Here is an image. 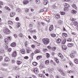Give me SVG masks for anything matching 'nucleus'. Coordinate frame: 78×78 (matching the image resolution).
Listing matches in <instances>:
<instances>
[{"mask_svg": "<svg viewBox=\"0 0 78 78\" xmlns=\"http://www.w3.org/2000/svg\"><path fill=\"white\" fill-rule=\"evenodd\" d=\"M42 42L44 45H48L50 43V40L48 38H43Z\"/></svg>", "mask_w": 78, "mask_h": 78, "instance_id": "nucleus-1", "label": "nucleus"}, {"mask_svg": "<svg viewBox=\"0 0 78 78\" xmlns=\"http://www.w3.org/2000/svg\"><path fill=\"white\" fill-rule=\"evenodd\" d=\"M3 32L5 34H9L11 33V31L8 29H4L3 30Z\"/></svg>", "mask_w": 78, "mask_h": 78, "instance_id": "nucleus-2", "label": "nucleus"}, {"mask_svg": "<svg viewBox=\"0 0 78 78\" xmlns=\"http://www.w3.org/2000/svg\"><path fill=\"white\" fill-rule=\"evenodd\" d=\"M33 71L35 74H37V73H39V70L37 68H34Z\"/></svg>", "mask_w": 78, "mask_h": 78, "instance_id": "nucleus-3", "label": "nucleus"}, {"mask_svg": "<svg viewBox=\"0 0 78 78\" xmlns=\"http://www.w3.org/2000/svg\"><path fill=\"white\" fill-rule=\"evenodd\" d=\"M16 15V13L15 12H11L10 13V17H14L15 15Z\"/></svg>", "mask_w": 78, "mask_h": 78, "instance_id": "nucleus-4", "label": "nucleus"}, {"mask_svg": "<svg viewBox=\"0 0 78 78\" xmlns=\"http://www.w3.org/2000/svg\"><path fill=\"white\" fill-rule=\"evenodd\" d=\"M25 52H26V51L24 49H22L20 50V53H21L22 54H24L25 53Z\"/></svg>", "mask_w": 78, "mask_h": 78, "instance_id": "nucleus-5", "label": "nucleus"}, {"mask_svg": "<svg viewBox=\"0 0 78 78\" xmlns=\"http://www.w3.org/2000/svg\"><path fill=\"white\" fill-rule=\"evenodd\" d=\"M23 2L24 5H27V4L29 3V1L28 0H24Z\"/></svg>", "mask_w": 78, "mask_h": 78, "instance_id": "nucleus-6", "label": "nucleus"}, {"mask_svg": "<svg viewBox=\"0 0 78 78\" xmlns=\"http://www.w3.org/2000/svg\"><path fill=\"white\" fill-rule=\"evenodd\" d=\"M58 3H56L53 5L52 6V7L53 8L55 9V7H58Z\"/></svg>", "mask_w": 78, "mask_h": 78, "instance_id": "nucleus-7", "label": "nucleus"}, {"mask_svg": "<svg viewBox=\"0 0 78 78\" xmlns=\"http://www.w3.org/2000/svg\"><path fill=\"white\" fill-rule=\"evenodd\" d=\"M53 29V25H51L49 27V30L50 31H51Z\"/></svg>", "mask_w": 78, "mask_h": 78, "instance_id": "nucleus-8", "label": "nucleus"}, {"mask_svg": "<svg viewBox=\"0 0 78 78\" xmlns=\"http://www.w3.org/2000/svg\"><path fill=\"white\" fill-rule=\"evenodd\" d=\"M10 61V59L9 58L6 57L5 58V59L4 60L5 62H8Z\"/></svg>", "mask_w": 78, "mask_h": 78, "instance_id": "nucleus-9", "label": "nucleus"}, {"mask_svg": "<svg viewBox=\"0 0 78 78\" xmlns=\"http://www.w3.org/2000/svg\"><path fill=\"white\" fill-rule=\"evenodd\" d=\"M64 6L66 8H69L70 7V5L67 3H64Z\"/></svg>", "mask_w": 78, "mask_h": 78, "instance_id": "nucleus-10", "label": "nucleus"}, {"mask_svg": "<svg viewBox=\"0 0 78 78\" xmlns=\"http://www.w3.org/2000/svg\"><path fill=\"white\" fill-rule=\"evenodd\" d=\"M17 56V53H16V51H14L13 52V54H12V56L13 57H16Z\"/></svg>", "mask_w": 78, "mask_h": 78, "instance_id": "nucleus-11", "label": "nucleus"}, {"mask_svg": "<svg viewBox=\"0 0 78 78\" xmlns=\"http://www.w3.org/2000/svg\"><path fill=\"white\" fill-rule=\"evenodd\" d=\"M73 25L75 27H78V22L76 21H74L73 22Z\"/></svg>", "mask_w": 78, "mask_h": 78, "instance_id": "nucleus-12", "label": "nucleus"}, {"mask_svg": "<svg viewBox=\"0 0 78 78\" xmlns=\"http://www.w3.org/2000/svg\"><path fill=\"white\" fill-rule=\"evenodd\" d=\"M61 40L60 38H58L57 39L56 41V42L57 44H59L61 43Z\"/></svg>", "mask_w": 78, "mask_h": 78, "instance_id": "nucleus-13", "label": "nucleus"}, {"mask_svg": "<svg viewBox=\"0 0 78 78\" xmlns=\"http://www.w3.org/2000/svg\"><path fill=\"white\" fill-rule=\"evenodd\" d=\"M58 56H59V57H60V58H61L62 59H63V58H64V56H63L60 53L58 54Z\"/></svg>", "mask_w": 78, "mask_h": 78, "instance_id": "nucleus-14", "label": "nucleus"}, {"mask_svg": "<svg viewBox=\"0 0 78 78\" xmlns=\"http://www.w3.org/2000/svg\"><path fill=\"white\" fill-rule=\"evenodd\" d=\"M48 3V0H44V5H46Z\"/></svg>", "mask_w": 78, "mask_h": 78, "instance_id": "nucleus-15", "label": "nucleus"}, {"mask_svg": "<svg viewBox=\"0 0 78 78\" xmlns=\"http://www.w3.org/2000/svg\"><path fill=\"white\" fill-rule=\"evenodd\" d=\"M77 12L75 10H72L71 11V13L72 14H76Z\"/></svg>", "mask_w": 78, "mask_h": 78, "instance_id": "nucleus-16", "label": "nucleus"}, {"mask_svg": "<svg viewBox=\"0 0 78 78\" xmlns=\"http://www.w3.org/2000/svg\"><path fill=\"white\" fill-rule=\"evenodd\" d=\"M73 43H68V46L69 47H73Z\"/></svg>", "mask_w": 78, "mask_h": 78, "instance_id": "nucleus-17", "label": "nucleus"}, {"mask_svg": "<svg viewBox=\"0 0 78 78\" xmlns=\"http://www.w3.org/2000/svg\"><path fill=\"white\" fill-rule=\"evenodd\" d=\"M32 51V50L31 49H27V53H29Z\"/></svg>", "mask_w": 78, "mask_h": 78, "instance_id": "nucleus-18", "label": "nucleus"}, {"mask_svg": "<svg viewBox=\"0 0 78 78\" xmlns=\"http://www.w3.org/2000/svg\"><path fill=\"white\" fill-rule=\"evenodd\" d=\"M62 35L63 37H67L68 36V35H67V34L66 33H63Z\"/></svg>", "mask_w": 78, "mask_h": 78, "instance_id": "nucleus-19", "label": "nucleus"}, {"mask_svg": "<svg viewBox=\"0 0 78 78\" xmlns=\"http://www.w3.org/2000/svg\"><path fill=\"white\" fill-rule=\"evenodd\" d=\"M55 19H59L60 18V15H59V14H57V15H56L55 16Z\"/></svg>", "mask_w": 78, "mask_h": 78, "instance_id": "nucleus-20", "label": "nucleus"}, {"mask_svg": "<svg viewBox=\"0 0 78 78\" xmlns=\"http://www.w3.org/2000/svg\"><path fill=\"white\" fill-rule=\"evenodd\" d=\"M39 67L40 69H44V65L41 64L39 66Z\"/></svg>", "mask_w": 78, "mask_h": 78, "instance_id": "nucleus-21", "label": "nucleus"}, {"mask_svg": "<svg viewBox=\"0 0 78 78\" xmlns=\"http://www.w3.org/2000/svg\"><path fill=\"white\" fill-rule=\"evenodd\" d=\"M40 51H40V50L39 49H36L35 50V52H34V53L36 54V53H38L39 52H40Z\"/></svg>", "mask_w": 78, "mask_h": 78, "instance_id": "nucleus-22", "label": "nucleus"}, {"mask_svg": "<svg viewBox=\"0 0 78 78\" xmlns=\"http://www.w3.org/2000/svg\"><path fill=\"white\" fill-rule=\"evenodd\" d=\"M58 71L60 73H62V72L63 71V70L61 69V68H58Z\"/></svg>", "mask_w": 78, "mask_h": 78, "instance_id": "nucleus-23", "label": "nucleus"}, {"mask_svg": "<svg viewBox=\"0 0 78 78\" xmlns=\"http://www.w3.org/2000/svg\"><path fill=\"white\" fill-rule=\"evenodd\" d=\"M16 43L15 42H13L11 44V47H16Z\"/></svg>", "mask_w": 78, "mask_h": 78, "instance_id": "nucleus-24", "label": "nucleus"}, {"mask_svg": "<svg viewBox=\"0 0 78 78\" xmlns=\"http://www.w3.org/2000/svg\"><path fill=\"white\" fill-rule=\"evenodd\" d=\"M61 74L62 75V76H66V73L64 72L63 71H62V73H61Z\"/></svg>", "mask_w": 78, "mask_h": 78, "instance_id": "nucleus-25", "label": "nucleus"}, {"mask_svg": "<svg viewBox=\"0 0 78 78\" xmlns=\"http://www.w3.org/2000/svg\"><path fill=\"white\" fill-rule=\"evenodd\" d=\"M42 58V55H38L37 57V59L39 60L41 59V58Z\"/></svg>", "mask_w": 78, "mask_h": 78, "instance_id": "nucleus-26", "label": "nucleus"}, {"mask_svg": "<svg viewBox=\"0 0 78 78\" xmlns=\"http://www.w3.org/2000/svg\"><path fill=\"white\" fill-rule=\"evenodd\" d=\"M66 40L64 39L63 41H62V42L61 43L62 44H65L66 43Z\"/></svg>", "mask_w": 78, "mask_h": 78, "instance_id": "nucleus-27", "label": "nucleus"}, {"mask_svg": "<svg viewBox=\"0 0 78 78\" xmlns=\"http://www.w3.org/2000/svg\"><path fill=\"white\" fill-rule=\"evenodd\" d=\"M72 6L73 8H75L76 9H77V7L76 6V5L73 4L72 5Z\"/></svg>", "mask_w": 78, "mask_h": 78, "instance_id": "nucleus-28", "label": "nucleus"}, {"mask_svg": "<svg viewBox=\"0 0 78 78\" xmlns=\"http://www.w3.org/2000/svg\"><path fill=\"white\" fill-rule=\"evenodd\" d=\"M67 72L68 73L70 74V73H73V72H74V71H73L72 70H71L70 71L68 70L67 71Z\"/></svg>", "mask_w": 78, "mask_h": 78, "instance_id": "nucleus-29", "label": "nucleus"}, {"mask_svg": "<svg viewBox=\"0 0 78 78\" xmlns=\"http://www.w3.org/2000/svg\"><path fill=\"white\" fill-rule=\"evenodd\" d=\"M62 48L64 50H66L67 49V46L65 45H63L62 46Z\"/></svg>", "mask_w": 78, "mask_h": 78, "instance_id": "nucleus-30", "label": "nucleus"}, {"mask_svg": "<svg viewBox=\"0 0 78 78\" xmlns=\"http://www.w3.org/2000/svg\"><path fill=\"white\" fill-rule=\"evenodd\" d=\"M4 41L5 44H8V39L5 38Z\"/></svg>", "mask_w": 78, "mask_h": 78, "instance_id": "nucleus-31", "label": "nucleus"}, {"mask_svg": "<svg viewBox=\"0 0 78 78\" xmlns=\"http://www.w3.org/2000/svg\"><path fill=\"white\" fill-rule=\"evenodd\" d=\"M32 64L33 66H36L37 65V63L36 62H34L32 63Z\"/></svg>", "mask_w": 78, "mask_h": 78, "instance_id": "nucleus-32", "label": "nucleus"}, {"mask_svg": "<svg viewBox=\"0 0 78 78\" xmlns=\"http://www.w3.org/2000/svg\"><path fill=\"white\" fill-rule=\"evenodd\" d=\"M39 76H40L41 78H42V77H44V78H45V76H44V74H40L39 75Z\"/></svg>", "mask_w": 78, "mask_h": 78, "instance_id": "nucleus-33", "label": "nucleus"}, {"mask_svg": "<svg viewBox=\"0 0 78 78\" xmlns=\"http://www.w3.org/2000/svg\"><path fill=\"white\" fill-rule=\"evenodd\" d=\"M49 63H50V62L48 60H47L45 61V64H49Z\"/></svg>", "mask_w": 78, "mask_h": 78, "instance_id": "nucleus-34", "label": "nucleus"}, {"mask_svg": "<svg viewBox=\"0 0 78 78\" xmlns=\"http://www.w3.org/2000/svg\"><path fill=\"white\" fill-rule=\"evenodd\" d=\"M5 9H7V10H8V11H10L11 10V9H10V8L7 6H5Z\"/></svg>", "mask_w": 78, "mask_h": 78, "instance_id": "nucleus-35", "label": "nucleus"}, {"mask_svg": "<svg viewBox=\"0 0 78 78\" xmlns=\"http://www.w3.org/2000/svg\"><path fill=\"white\" fill-rule=\"evenodd\" d=\"M8 24H10V25H12L13 24V23L11 21H9Z\"/></svg>", "mask_w": 78, "mask_h": 78, "instance_id": "nucleus-36", "label": "nucleus"}, {"mask_svg": "<svg viewBox=\"0 0 78 78\" xmlns=\"http://www.w3.org/2000/svg\"><path fill=\"white\" fill-rule=\"evenodd\" d=\"M17 64L18 65H20L22 64V62L20 61H18L17 62Z\"/></svg>", "mask_w": 78, "mask_h": 78, "instance_id": "nucleus-37", "label": "nucleus"}, {"mask_svg": "<svg viewBox=\"0 0 78 78\" xmlns=\"http://www.w3.org/2000/svg\"><path fill=\"white\" fill-rule=\"evenodd\" d=\"M19 36L20 37H23V34L22 33H20L19 34Z\"/></svg>", "mask_w": 78, "mask_h": 78, "instance_id": "nucleus-38", "label": "nucleus"}, {"mask_svg": "<svg viewBox=\"0 0 78 78\" xmlns=\"http://www.w3.org/2000/svg\"><path fill=\"white\" fill-rule=\"evenodd\" d=\"M60 13L61 15H64L66 14V13L64 12H61Z\"/></svg>", "mask_w": 78, "mask_h": 78, "instance_id": "nucleus-39", "label": "nucleus"}, {"mask_svg": "<svg viewBox=\"0 0 78 78\" xmlns=\"http://www.w3.org/2000/svg\"><path fill=\"white\" fill-rule=\"evenodd\" d=\"M74 62L76 64H78V59H76L74 61Z\"/></svg>", "mask_w": 78, "mask_h": 78, "instance_id": "nucleus-40", "label": "nucleus"}, {"mask_svg": "<svg viewBox=\"0 0 78 78\" xmlns=\"http://www.w3.org/2000/svg\"><path fill=\"white\" fill-rule=\"evenodd\" d=\"M70 56L71 58H73V57H75V55H74V54H71L70 55Z\"/></svg>", "mask_w": 78, "mask_h": 78, "instance_id": "nucleus-41", "label": "nucleus"}, {"mask_svg": "<svg viewBox=\"0 0 78 78\" xmlns=\"http://www.w3.org/2000/svg\"><path fill=\"white\" fill-rule=\"evenodd\" d=\"M36 2L37 4H39L40 3V0H36Z\"/></svg>", "mask_w": 78, "mask_h": 78, "instance_id": "nucleus-42", "label": "nucleus"}, {"mask_svg": "<svg viewBox=\"0 0 78 78\" xmlns=\"http://www.w3.org/2000/svg\"><path fill=\"white\" fill-rule=\"evenodd\" d=\"M55 61H56V62L57 63V64H59V60H58V59L55 58Z\"/></svg>", "mask_w": 78, "mask_h": 78, "instance_id": "nucleus-43", "label": "nucleus"}, {"mask_svg": "<svg viewBox=\"0 0 78 78\" xmlns=\"http://www.w3.org/2000/svg\"><path fill=\"white\" fill-rule=\"evenodd\" d=\"M25 47H27L28 45V41H26L25 43Z\"/></svg>", "mask_w": 78, "mask_h": 78, "instance_id": "nucleus-44", "label": "nucleus"}, {"mask_svg": "<svg viewBox=\"0 0 78 78\" xmlns=\"http://www.w3.org/2000/svg\"><path fill=\"white\" fill-rule=\"evenodd\" d=\"M51 49H52L53 51H55V50H56V48L55 47H54L52 48Z\"/></svg>", "mask_w": 78, "mask_h": 78, "instance_id": "nucleus-45", "label": "nucleus"}, {"mask_svg": "<svg viewBox=\"0 0 78 78\" xmlns=\"http://www.w3.org/2000/svg\"><path fill=\"white\" fill-rule=\"evenodd\" d=\"M45 20L47 22H50V19L48 18L45 19Z\"/></svg>", "mask_w": 78, "mask_h": 78, "instance_id": "nucleus-46", "label": "nucleus"}, {"mask_svg": "<svg viewBox=\"0 0 78 78\" xmlns=\"http://www.w3.org/2000/svg\"><path fill=\"white\" fill-rule=\"evenodd\" d=\"M44 11L45 12H47V8H44L43 9Z\"/></svg>", "mask_w": 78, "mask_h": 78, "instance_id": "nucleus-47", "label": "nucleus"}, {"mask_svg": "<svg viewBox=\"0 0 78 78\" xmlns=\"http://www.w3.org/2000/svg\"><path fill=\"white\" fill-rule=\"evenodd\" d=\"M46 56L47 58H49L50 57V54L48 53H46Z\"/></svg>", "mask_w": 78, "mask_h": 78, "instance_id": "nucleus-48", "label": "nucleus"}, {"mask_svg": "<svg viewBox=\"0 0 78 78\" xmlns=\"http://www.w3.org/2000/svg\"><path fill=\"white\" fill-rule=\"evenodd\" d=\"M0 52V53H4V52H5V51H4V50L3 49H2L1 50Z\"/></svg>", "mask_w": 78, "mask_h": 78, "instance_id": "nucleus-49", "label": "nucleus"}, {"mask_svg": "<svg viewBox=\"0 0 78 78\" xmlns=\"http://www.w3.org/2000/svg\"><path fill=\"white\" fill-rule=\"evenodd\" d=\"M68 42H71L72 41V39L71 38H69L67 40Z\"/></svg>", "mask_w": 78, "mask_h": 78, "instance_id": "nucleus-50", "label": "nucleus"}, {"mask_svg": "<svg viewBox=\"0 0 78 78\" xmlns=\"http://www.w3.org/2000/svg\"><path fill=\"white\" fill-rule=\"evenodd\" d=\"M51 36L52 37H56V34H51Z\"/></svg>", "mask_w": 78, "mask_h": 78, "instance_id": "nucleus-51", "label": "nucleus"}, {"mask_svg": "<svg viewBox=\"0 0 78 78\" xmlns=\"http://www.w3.org/2000/svg\"><path fill=\"white\" fill-rule=\"evenodd\" d=\"M51 62H53L54 66H56V63L53 62V61L52 60H51Z\"/></svg>", "mask_w": 78, "mask_h": 78, "instance_id": "nucleus-52", "label": "nucleus"}, {"mask_svg": "<svg viewBox=\"0 0 78 78\" xmlns=\"http://www.w3.org/2000/svg\"><path fill=\"white\" fill-rule=\"evenodd\" d=\"M25 11L26 12H28V11H29V9H25Z\"/></svg>", "mask_w": 78, "mask_h": 78, "instance_id": "nucleus-53", "label": "nucleus"}, {"mask_svg": "<svg viewBox=\"0 0 78 78\" xmlns=\"http://www.w3.org/2000/svg\"><path fill=\"white\" fill-rule=\"evenodd\" d=\"M48 49H49V50H51V46H48Z\"/></svg>", "mask_w": 78, "mask_h": 78, "instance_id": "nucleus-54", "label": "nucleus"}, {"mask_svg": "<svg viewBox=\"0 0 78 78\" xmlns=\"http://www.w3.org/2000/svg\"><path fill=\"white\" fill-rule=\"evenodd\" d=\"M9 48H8V46H5V49H6V50H8Z\"/></svg>", "mask_w": 78, "mask_h": 78, "instance_id": "nucleus-55", "label": "nucleus"}, {"mask_svg": "<svg viewBox=\"0 0 78 78\" xmlns=\"http://www.w3.org/2000/svg\"><path fill=\"white\" fill-rule=\"evenodd\" d=\"M13 36L15 38L17 37V34H14Z\"/></svg>", "mask_w": 78, "mask_h": 78, "instance_id": "nucleus-56", "label": "nucleus"}, {"mask_svg": "<svg viewBox=\"0 0 78 78\" xmlns=\"http://www.w3.org/2000/svg\"><path fill=\"white\" fill-rule=\"evenodd\" d=\"M17 25H18V28H19V27H20V23H18V24H17Z\"/></svg>", "mask_w": 78, "mask_h": 78, "instance_id": "nucleus-57", "label": "nucleus"}, {"mask_svg": "<svg viewBox=\"0 0 78 78\" xmlns=\"http://www.w3.org/2000/svg\"><path fill=\"white\" fill-rule=\"evenodd\" d=\"M16 20H17V21H18L19 20V18L18 17H17L16 18Z\"/></svg>", "mask_w": 78, "mask_h": 78, "instance_id": "nucleus-58", "label": "nucleus"}, {"mask_svg": "<svg viewBox=\"0 0 78 78\" xmlns=\"http://www.w3.org/2000/svg\"><path fill=\"white\" fill-rule=\"evenodd\" d=\"M19 69V67L16 66L15 67V69L16 70H17L18 69Z\"/></svg>", "mask_w": 78, "mask_h": 78, "instance_id": "nucleus-59", "label": "nucleus"}, {"mask_svg": "<svg viewBox=\"0 0 78 78\" xmlns=\"http://www.w3.org/2000/svg\"><path fill=\"white\" fill-rule=\"evenodd\" d=\"M8 51H9V52H10L11 51V48H8V49L7 50Z\"/></svg>", "mask_w": 78, "mask_h": 78, "instance_id": "nucleus-60", "label": "nucleus"}, {"mask_svg": "<svg viewBox=\"0 0 78 78\" xmlns=\"http://www.w3.org/2000/svg\"><path fill=\"white\" fill-rule=\"evenodd\" d=\"M67 8L65 7L64 8V10L65 11H67Z\"/></svg>", "mask_w": 78, "mask_h": 78, "instance_id": "nucleus-61", "label": "nucleus"}, {"mask_svg": "<svg viewBox=\"0 0 78 78\" xmlns=\"http://www.w3.org/2000/svg\"><path fill=\"white\" fill-rule=\"evenodd\" d=\"M32 77H33L34 78H37V77L35 75H32Z\"/></svg>", "mask_w": 78, "mask_h": 78, "instance_id": "nucleus-62", "label": "nucleus"}, {"mask_svg": "<svg viewBox=\"0 0 78 78\" xmlns=\"http://www.w3.org/2000/svg\"><path fill=\"white\" fill-rule=\"evenodd\" d=\"M35 47H36V46H35L34 44H33L32 45V48H34Z\"/></svg>", "mask_w": 78, "mask_h": 78, "instance_id": "nucleus-63", "label": "nucleus"}, {"mask_svg": "<svg viewBox=\"0 0 78 78\" xmlns=\"http://www.w3.org/2000/svg\"><path fill=\"white\" fill-rule=\"evenodd\" d=\"M20 77V76L19 75H17L16 76V78H19Z\"/></svg>", "mask_w": 78, "mask_h": 78, "instance_id": "nucleus-64", "label": "nucleus"}]
</instances>
